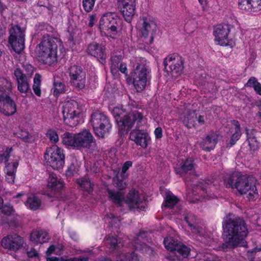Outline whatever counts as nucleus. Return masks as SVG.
Wrapping results in <instances>:
<instances>
[{"label":"nucleus","mask_w":261,"mask_h":261,"mask_svg":"<svg viewBox=\"0 0 261 261\" xmlns=\"http://www.w3.org/2000/svg\"><path fill=\"white\" fill-rule=\"evenodd\" d=\"M222 238L226 245L223 244V248H234L238 246L246 247L245 238L248 234V229L243 221H232L223 224Z\"/></svg>","instance_id":"f257e3e1"},{"label":"nucleus","mask_w":261,"mask_h":261,"mask_svg":"<svg viewBox=\"0 0 261 261\" xmlns=\"http://www.w3.org/2000/svg\"><path fill=\"white\" fill-rule=\"evenodd\" d=\"M109 110L115 118L119 131L121 134L126 133L136 122H140L143 118L140 113L136 110H130L129 107L127 109H124L121 105H118L115 107L111 104L109 105Z\"/></svg>","instance_id":"f03ea898"},{"label":"nucleus","mask_w":261,"mask_h":261,"mask_svg":"<svg viewBox=\"0 0 261 261\" xmlns=\"http://www.w3.org/2000/svg\"><path fill=\"white\" fill-rule=\"evenodd\" d=\"M224 185L226 188L236 189L240 194L246 195L249 200H254L258 197L255 184L246 175L238 173L227 174L224 179Z\"/></svg>","instance_id":"7ed1b4c3"},{"label":"nucleus","mask_w":261,"mask_h":261,"mask_svg":"<svg viewBox=\"0 0 261 261\" xmlns=\"http://www.w3.org/2000/svg\"><path fill=\"white\" fill-rule=\"evenodd\" d=\"M122 23L116 13L107 12L99 18L98 29L102 35L116 39L120 35Z\"/></svg>","instance_id":"20e7f679"},{"label":"nucleus","mask_w":261,"mask_h":261,"mask_svg":"<svg viewBox=\"0 0 261 261\" xmlns=\"http://www.w3.org/2000/svg\"><path fill=\"white\" fill-rule=\"evenodd\" d=\"M59 39L44 36L37 48V58L42 64L51 65L57 61V42Z\"/></svg>","instance_id":"39448f33"},{"label":"nucleus","mask_w":261,"mask_h":261,"mask_svg":"<svg viewBox=\"0 0 261 261\" xmlns=\"http://www.w3.org/2000/svg\"><path fill=\"white\" fill-rule=\"evenodd\" d=\"M108 193L110 199L118 206L129 209L138 207L144 200L142 194L134 189L130 190L126 196H124L123 193L120 191L109 190Z\"/></svg>","instance_id":"423d86ee"},{"label":"nucleus","mask_w":261,"mask_h":261,"mask_svg":"<svg viewBox=\"0 0 261 261\" xmlns=\"http://www.w3.org/2000/svg\"><path fill=\"white\" fill-rule=\"evenodd\" d=\"M84 108L83 104L74 100L63 103L62 113L64 123L72 127L84 122Z\"/></svg>","instance_id":"0eeeda50"},{"label":"nucleus","mask_w":261,"mask_h":261,"mask_svg":"<svg viewBox=\"0 0 261 261\" xmlns=\"http://www.w3.org/2000/svg\"><path fill=\"white\" fill-rule=\"evenodd\" d=\"M63 144L68 148L81 149L89 148L93 143V137L87 130L79 133H65L62 136Z\"/></svg>","instance_id":"6e6552de"},{"label":"nucleus","mask_w":261,"mask_h":261,"mask_svg":"<svg viewBox=\"0 0 261 261\" xmlns=\"http://www.w3.org/2000/svg\"><path fill=\"white\" fill-rule=\"evenodd\" d=\"M146 61L142 58H133L131 63L134 69L130 73V79L128 82H132L138 92L142 91L146 86L148 71L145 67Z\"/></svg>","instance_id":"1a4fd4ad"},{"label":"nucleus","mask_w":261,"mask_h":261,"mask_svg":"<svg viewBox=\"0 0 261 261\" xmlns=\"http://www.w3.org/2000/svg\"><path fill=\"white\" fill-rule=\"evenodd\" d=\"M11 91V83L6 79L0 78V112L6 116L16 112L15 103L10 97Z\"/></svg>","instance_id":"9d476101"},{"label":"nucleus","mask_w":261,"mask_h":261,"mask_svg":"<svg viewBox=\"0 0 261 261\" xmlns=\"http://www.w3.org/2000/svg\"><path fill=\"white\" fill-rule=\"evenodd\" d=\"M65 159L64 150L56 145L47 148L44 154L45 164L54 170H60L63 168Z\"/></svg>","instance_id":"9b49d317"},{"label":"nucleus","mask_w":261,"mask_h":261,"mask_svg":"<svg viewBox=\"0 0 261 261\" xmlns=\"http://www.w3.org/2000/svg\"><path fill=\"white\" fill-rule=\"evenodd\" d=\"M230 32V27L228 24L222 23L215 25L213 31L215 44L222 46L232 47L235 42L229 36Z\"/></svg>","instance_id":"f8f14e48"},{"label":"nucleus","mask_w":261,"mask_h":261,"mask_svg":"<svg viewBox=\"0 0 261 261\" xmlns=\"http://www.w3.org/2000/svg\"><path fill=\"white\" fill-rule=\"evenodd\" d=\"M91 121L95 135L99 137H104L111 128L107 116L99 112H95L92 115Z\"/></svg>","instance_id":"ddd939ff"},{"label":"nucleus","mask_w":261,"mask_h":261,"mask_svg":"<svg viewBox=\"0 0 261 261\" xmlns=\"http://www.w3.org/2000/svg\"><path fill=\"white\" fill-rule=\"evenodd\" d=\"M137 27L145 39V42L147 43H152L157 30L155 19L150 16H144L141 21L138 23Z\"/></svg>","instance_id":"4468645a"},{"label":"nucleus","mask_w":261,"mask_h":261,"mask_svg":"<svg viewBox=\"0 0 261 261\" xmlns=\"http://www.w3.org/2000/svg\"><path fill=\"white\" fill-rule=\"evenodd\" d=\"M184 63L182 57L176 54L169 55L164 60L165 69L175 77H177L182 73L184 69Z\"/></svg>","instance_id":"2eb2a0df"},{"label":"nucleus","mask_w":261,"mask_h":261,"mask_svg":"<svg viewBox=\"0 0 261 261\" xmlns=\"http://www.w3.org/2000/svg\"><path fill=\"white\" fill-rule=\"evenodd\" d=\"M23 31L18 26H12L10 30L9 43L12 49L17 53H20L24 48Z\"/></svg>","instance_id":"dca6fc26"},{"label":"nucleus","mask_w":261,"mask_h":261,"mask_svg":"<svg viewBox=\"0 0 261 261\" xmlns=\"http://www.w3.org/2000/svg\"><path fill=\"white\" fill-rule=\"evenodd\" d=\"M71 85L78 90L83 89L86 85V74L81 67L72 66L69 69Z\"/></svg>","instance_id":"f3484780"},{"label":"nucleus","mask_w":261,"mask_h":261,"mask_svg":"<svg viewBox=\"0 0 261 261\" xmlns=\"http://www.w3.org/2000/svg\"><path fill=\"white\" fill-rule=\"evenodd\" d=\"M136 0H118L121 13L125 21L130 22L135 14Z\"/></svg>","instance_id":"a211bd4d"},{"label":"nucleus","mask_w":261,"mask_h":261,"mask_svg":"<svg viewBox=\"0 0 261 261\" xmlns=\"http://www.w3.org/2000/svg\"><path fill=\"white\" fill-rule=\"evenodd\" d=\"M130 139L134 141L137 145L143 148H146L151 142V137L149 134L144 130L134 129L129 135Z\"/></svg>","instance_id":"6ab92c4d"},{"label":"nucleus","mask_w":261,"mask_h":261,"mask_svg":"<svg viewBox=\"0 0 261 261\" xmlns=\"http://www.w3.org/2000/svg\"><path fill=\"white\" fill-rule=\"evenodd\" d=\"M23 243L21 237L13 234L4 237L1 241V245L6 249L15 251L20 248Z\"/></svg>","instance_id":"aec40b11"},{"label":"nucleus","mask_w":261,"mask_h":261,"mask_svg":"<svg viewBox=\"0 0 261 261\" xmlns=\"http://www.w3.org/2000/svg\"><path fill=\"white\" fill-rule=\"evenodd\" d=\"M87 53L89 55L96 58L102 63L107 58L105 47L96 42H93L88 45Z\"/></svg>","instance_id":"412c9836"},{"label":"nucleus","mask_w":261,"mask_h":261,"mask_svg":"<svg viewBox=\"0 0 261 261\" xmlns=\"http://www.w3.org/2000/svg\"><path fill=\"white\" fill-rule=\"evenodd\" d=\"M239 8L245 11L258 12L261 10V0H239Z\"/></svg>","instance_id":"4be33fe9"},{"label":"nucleus","mask_w":261,"mask_h":261,"mask_svg":"<svg viewBox=\"0 0 261 261\" xmlns=\"http://www.w3.org/2000/svg\"><path fill=\"white\" fill-rule=\"evenodd\" d=\"M132 166V162L130 161H127L123 165L122 170L120 173L121 178H119L118 174H117L114 178L113 181L115 187L123 189L125 188L126 186V182L124 180L127 178L128 175L126 173V171Z\"/></svg>","instance_id":"5701e85b"},{"label":"nucleus","mask_w":261,"mask_h":261,"mask_svg":"<svg viewBox=\"0 0 261 261\" xmlns=\"http://www.w3.org/2000/svg\"><path fill=\"white\" fill-rule=\"evenodd\" d=\"M64 187L62 181L58 179L54 174H50L47 179L46 186L48 191L53 193H56L61 190Z\"/></svg>","instance_id":"b1692460"},{"label":"nucleus","mask_w":261,"mask_h":261,"mask_svg":"<svg viewBox=\"0 0 261 261\" xmlns=\"http://www.w3.org/2000/svg\"><path fill=\"white\" fill-rule=\"evenodd\" d=\"M217 135L212 133L207 135L200 143V147L206 151H210L213 149L217 143Z\"/></svg>","instance_id":"393cba45"},{"label":"nucleus","mask_w":261,"mask_h":261,"mask_svg":"<svg viewBox=\"0 0 261 261\" xmlns=\"http://www.w3.org/2000/svg\"><path fill=\"white\" fill-rule=\"evenodd\" d=\"M144 236H145L144 233H140L137 237V239L134 242L133 247L136 250H139L143 254L150 255L153 253L152 249L140 242V239L143 238Z\"/></svg>","instance_id":"a878e982"},{"label":"nucleus","mask_w":261,"mask_h":261,"mask_svg":"<svg viewBox=\"0 0 261 261\" xmlns=\"http://www.w3.org/2000/svg\"><path fill=\"white\" fill-rule=\"evenodd\" d=\"M14 75L17 80L18 90L21 93H27L29 90V86L25 76L19 69L15 70Z\"/></svg>","instance_id":"bb28decb"},{"label":"nucleus","mask_w":261,"mask_h":261,"mask_svg":"<svg viewBox=\"0 0 261 261\" xmlns=\"http://www.w3.org/2000/svg\"><path fill=\"white\" fill-rule=\"evenodd\" d=\"M230 133L232 134L230 140V146H231L240 138L242 135L240 124L238 121L233 120L231 121Z\"/></svg>","instance_id":"cd10ccee"},{"label":"nucleus","mask_w":261,"mask_h":261,"mask_svg":"<svg viewBox=\"0 0 261 261\" xmlns=\"http://www.w3.org/2000/svg\"><path fill=\"white\" fill-rule=\"evenodd\" d=\"M18 165V160L7 164L5 167L6 179L10 183H13L14 181L15 172Z\"/></svg>","instance_id":"c85d7f7f"},{"label":"nucleus","mask_w":261,"mask_h":261,"mask_svg":"<svg viewBox=\"0 0 261 261\" xmlns=\"http://www.w3.org/2000/svg\"><path fill=\"white\" fill-rule=\"evenodd\" d=\"M197 114L196 111H189L182 114L180 118L186 126L190 128L194 126Z\"/></svg>","instance_id":"c756f323"},{"label":"nucleus","mask_w":261,"mask_h":261,"mask_svg":"<svg viewBox=\"0 0 261 261\" xmlns=\"http://www.w3.org/2000/svg\"><path fill=\"white\" fill-rule=\"evenodd\" d=\"M161 192L162 194L164 195L165 197V202L164 203L165 207L172 208L177 203V198L169 190H161Z\"/></svg>","instance_id":"7c9ffc66"},{"label":"nucleus","mask_w":261,"mask_h":261,"mask_svg":"<svg viewBox=\"0 0 261 261\" xmlns=\"http://www.w3.org/2000/svg\"><path fill=\"white\" fill-rule=\"evenodd\" d=\"M48 240V233L45 230H36L35 233L34 232V244L46 243Z\"/></svg>","instance_id":"2f4dec72"},{"label":"nucleus","mask_w":261,"mask_h":261,"mask_svg":"<svg viewBox=\"0 0 261 261\" xmlns=\"http://www.w3.org/2000/svg\"><path fill=\"white\" fill-rule=\"evenodd\" d=\"M245 86L253 88L256 94L261 95V84L255 77H251L245 84Z\"/></svg>","instance_id":"473e14b6"},{"label":"nucleus","mask_w":261,"mask_h":261,"mask_svg":"<svg viewBox=\"0 0 261 261\" xmlns=\"http://www.w3.org/2000/svg\"><path fill=\"white\" fill-rule=\"evenodd\" d=\"M66 91L65 85L60 81H55L52 89L54 96L58 97L60 94L64 93Z\"/></svg>","instance_id":"72a5a7b5"},{"label":"nucleus","mask_w":261,"mask_h":261,"mask_svg":"<svg viewBox=\"0 0 261 261\" xmlns=\"http://www.w3.org/2000/svg\"><path fill=\"white\" fill-rule=\"evenodd\" d=\"M174 168L176 170L180 169L184 172L191 171L194 168L193 160L191 159H187L184 163L181 162L179 165L177 164Z\"/></svg>","instance_id":"f704fd0d"},{"label":"nucleus","mask_w":261,"mask_h":261,"mask_svg":"<svg viewBox=\"0 0 261 261\" xmlns=\"http://www.w3.org/2000/svg\"><path fill=\"white\" fill-rule=\"evenodd\" d=\"M253 132H254L253 130H251V133L250 134L249 130L247 129H246L247 140L250 149L252 150H256L258 148V143L253 136Z\"/></svg>","instance_id":"c9c22d12"},{"label":"nucleus","mask_w":261,"mask_h":261,"mask_svg":"<svg viewBox=\"0 0 261 261\" xmlns=\"http://www.w3.org/2000/svg\"><path fill=\"white\" fill-rule=\"evenodd\" d=\"M41 78V76L38 73L35 74L34 78V93L38 96H40L41 94L40 90Z\"/></svg>","instance_id":"e433bc0d"},{"label":"nucleus","mask_w":261,"mask_h":261,"mask_svg":"<svg viewBox=\"0 0 261 261\" xmlns=\"http://www.w3.org/2000/svg\"><path fill=\"white\" fill-rule=\"evenodd\" d=\"M77 184L84 190L90 192L92 188V184L88 178H82L76 180Z\"/></svg>","instance_id":"4c0bfd02"},{"label":"nucleus","mask_w":261,"mask_h":261,"mask_svg":"<svg viewBox=\"0 0 261 261\" xmlns=\"http://www.w3.org/2000/svg\"><path fill=\"white\" fill-rule=\"evenodd\" d=\"M188 219L189 218L188 217H184V220L188 224V226H189L190 230L192 231V232L195 235H196V238H198V236L200 237L201 236V234H202V230L201 228L200 229V228L199 227L191 224L189 222Z\"/></svg>","instance_id":"58836bf2"},{"label":"nucleus","mask_w":261,"mask_h":261,"mask_svg":"<svg viewBox=\"0 0 261 261\" xmlns=\"http://www.w3.org/2000/svg\"><path fill=\"white\" fill-rule=\"evenodd\" d=\"M96 0H82V6L87 12H91L94 7Z\"/></svg>","instance_id":"ea45409f"},{"label":"nucleus","mask_w":261,"mask_h":261,"mask_svg":"<svg viewBox=\"0 0 261 261\" xmlns=\"http://www.w3.org/2000/svg\"><path fill=\"white\" fill-rule=\"evenodd\" d=\"M11 151L12 148L9 147H5L3 150H0V163L7 161Z\"/></svg>","instance_id":"a19ab883"},{"label":"nucleus","mask_w":261,"mask_h":261,"mask_svg":"<svg viewBox=\"0 0 261 261\" xmlns=\"http://www.w3.org/2000/svg\"><path fill=\"white\" fill-rule=\"evenodd\" d=\"M46 136L52 143H56L59 141L58 135L54 129H48L46 133Z\"/></svg>","instance_id":"79ce46f5"},{"label":"nucleus","mask_w":261,"mask_h":261,"mask_svg":"<svg viewBox=\"0 0 261 261\" xmlns=\"http://www.w3.org/2000/svg\"><path fill=\"white\" fill-rule=\"evenodd\" d=\"M118 261H139L138 256L134 253L130 254L128 257H127L124 254L120 255L119 257L118 258Z\"/></svg>","instance_id":"37998d69"},{"label":"nucleus","mask_w":261,"mask_h":261,"mask_svg":"<svg viewBox=\"0 0 261 261\" xmlns=\"http://www.w3.org/2000/svg\"><path fill=\"white\" fill-rule=\"evenodd\" d=\"M198 189L200 192V197L199 198V199H198L197 198H195V199L196 200L202 201L206 200H207L209 199V198H208V197H210L209 196H206V197L203 195L204 194L207 193V191H206V190L205 189H204V188H202L201 186H199Z\"/></svg>","instance_id":"c03bdc74"},{"label":"nucleus","mask_w":261,"mask_h":261,"mask_svg":"<svg viewBox=\"0 0 261 261\" xmlns=\"http://www.w3.org/2000/svg\"><path fill=\"white\" fill-rule=\"evenodd\" d=\"M16 135L18 137L21 138L24 141H28L29 134L28 132L22 130L20 133H17Z\"/></svg>","instance_id":"a18cd8bd"},{"label":"nucleus","mask_w":261,"mask_h":261,"mask_svg":"<svg viewBox=\"0 0 261 261\" xmlns=\"http://www.w3.org/2000/svg\"><path fill=\"white\" fill-rule=\"evenodd\" d=\"M13 210L12 207L9 205H5L2 208V212L7 215H10L13 213Z\"/></svg>","instance_id":"49530a36"},{"label":"nucleus","mask_w":261,"mask_h":261,"mask_svg":"<svg viewBox=\"0 0 261 261\" xmlns=\"http://www.w3.org/2000/svg\"><path fill=\"white\" fill-rule=\"evenodd\" d=\"M154 134L155 137L156 139H161V138H162V137H163L162 128L161 127H156L154 131Z\"/></svg>","instance_id":"de8ad7c7"},{"label":"nucleus","mask_w":261,"mask_h":261,"mask_svg":"<svg viewBox=\"0 0 261 261\" xmlns=\"http://www.w3.org/2000/svg\"><path fill=\"white\" fill-rule=\"evenodd\" d=\"M96 21V14H92L90 16L89 21L88 23V25L90 27H92L95 24V22Z\"/></svg>","instance_id":"09e8293b"},{"label":"nucleus","mask_w":261,"mask_h":261,"mask_svg":"<svg viewBox=\"0 0 261 261\" xmlns=\"http://www.w3.org/2000/svg\"><path fill=\"white\" fill-rule=\"evenodd\" d=\"M74 172V166L73 165H70L68 167L67 171H66V174L67 176H70L73 175Z\"/></svg>","instance_id":"8fccbe9b"},{"label":"nucleus","mask_w":261,"mask_h":261,"mask_svg":"<svg viewBox=\"0 0 261 261\" xmlns=\"http://www.w3.org/2000/svg\"><path fill=\"white\" fill-rule=\"evenodd\" d=\"M119 70L122 73L125 74L126 76H127V70L126 67V65L124 63H121L119 66Z\"/></svg>","instance_id":"3c124183"},{"label":"nucleus","mask_w":261,"mask_h":261,"mask_svg":"<svg viewBox=\"0 0 261 261\" xmlns=\"http://www.w3.org/2000/svg\"><path fill=\"white\" fill-rule=\"evenodd\" d=\"M41 205L40 199L34 196V210L38 209Z\"/></svg>","instance_id":"603ef678"},{"label":"nucleus","mask_w":261,"mask_h":261,"mask_svg":"<svg viewBox=\"0 0 261 261\" xmlns=\"http://www.w3.org/2000/svg\"><path fill=\"white\" fill-rule=\"evenodd\" d=\"M65 261H88V258L84 256L80 257H73L66 259Z\"/></svg>","instance_id":"864d4df0"},{"label":"nucleus","mask_w":261,"mask_h":261,"mask_svg":"<svg viewBox=\"0 0 261 261\" xmlns=\"http://www.w3.org/2000/svg\"><path fill=\"white\" fill-rule=\"evenodd\" d=\"M107 240L111 247L113 248L116 247L117 244V240L116 238L113 237L111 239H108Z\"/></svg>","instance_id":"5fc2aeb1"},{"label":"nucleus","mask_w":261,"mask_h":261,"mask_svg":"<svg viewBox=\"0 0 261 261\" xmlns=\"http://www.w3.org/2000/svg\"><path fill=\"white\" fill-rule=\"evenodd\" d=\"M261 251V244L259 245L258 246L255 247L252 250H249L247 252V254L248 256L250 255V253L252 254L253 255L255 253L257 252L260 251Z\"/></svg>","instance_id":"6e6d98bb"},{"label":"nucleus","mask_w":261,"mask_h":261,"mask_svg":"<svg viewBox=\"0 0 261 261\" xmlns=\"http://www.w3.org/2000/svg\"><path fill=\"white\" fill-rule=\"evenodd\" d=\"M25 206L30 210L33 209V199L31 197H29L27 201L25 202Z\"/></svg>","instance_id":"4d7b16f0"},{"label":"nucleus","mask_w":261,"mask_h":261,"mask_svg":"<svg viewBox=\"0 0 261 261\" xmlns=\"http://www.w3.org/2000/svg\"><path fill=\"white\" fill-rule=\"evenodd\" d=\"M55 250V247L54 245L50 246L47 250L46 253L47 255H50Z\"/></svg>","instance_id":"13d9d810"},{"label":"nucleus","mask_w":261,"mask_h":261,"mask_svg":"<svg viewBox=\"0 0 261 261\" xmlns=\"http://www.w3.org/2000/svg\"><path fill=\"white\" fill-rule=\"evenodd\" d=\"M47 261H59V258L56 257H47Z\"/></svg>","instance_id":"bf43d9fd"},{"label":"nucleus","mask_w":261,"mask_h":261,"mask_svg":"<svg viewBox=\"0 0 261 261\" xmlns=\"http://www.w3.org/2000/svg\"><path fill=\"white\" fill-rule=\"evenodd\" d=\"M198 121L200 124H203L204 122L203 117L200 115L198 118Z\"/></svg>","instance_id":"052dcab7"},{"label":"nucleus","mask_w":261,"mask_h":261,"mask_svg":"<svg viewBox=\"0 0 261 261\" xmlns=\"http://www.w3.org/2000/svg\"><path fill=\"white\" fill-rule=\"evenodd\" d=\"M206 1L207 0H198V2L199 3H200V4L203 7L204 5H205L206 3Z\"/></svg>","instance_id":"680f3d73"},{"label":"nucleus","mask_w":261,"mask_h":261,"mask_svg":"<svg viewBox=\"0 0 261 261\" xmlns=\"http://www.w3.org/2000/svg\"><path fill=\"white\" fill-rule=\"evenodd\" d=\"M115 66H116L115 64H114V63H113L111 65V71H112V73H114L115 72V70H116Z\"/></svg>","instance_id":"e2e57ef3"},{"label":"nucleus","mask_w":261,"mask_h":261,"mask_svg":"<svg viewBox=\"0 0 261 261\" xmlns=\"http://www.w3.org/2000/svg\"><path fill=\"white\" fill-rule=\"evenodd\" d=\"M27 254H28V257H31V258L32 257H33V252L32 251V249H31V251L28 252L27 253Z\"/></svg>","instance_id":"0e129e2a"},{"label":"nucleus","mask_w":261,"mask_h":261,"mask_svg":"<svg viewBox=\"0 0 261 261\" xmlns=\"http://www.w3.org/2000/svg\"><path fill=\"white\" fill-rule=\"evenodd\" d=\"M3 203V199L0 197V208L2 207Z\"/></svg>","instance_id":"69168bd1"},{"label":"nucleus","mask_w":261,"mask_h":261,"mask_svg":"<svg viewBox=\"0 0 261 261\" xmlns=\"http://www.w3.org/2000/svg\"><path fill=\"white\" fill-rule=\"evenodd\" d=\"M258 108L259 110V112H258V114H259L260 117L261 118V104L258 106Z\"/></svg>","instance_id":"338daca9"},{"label":"nucleus","mask_w":261,"mask_h":261,"mask_svg":"<svg viewBox=\"0 0 261 261\" xmlns=\"http://www.w3.org/2000/svg\"><path fill=\"white\" fill-rule=\"evenodd\" d=\"M71 238L73 239V240H76L77 239V237L76 236V235L75 234H74V236L73 237H71Z\"/></svg>","instance_id":"774afa93"}]
</instances>
